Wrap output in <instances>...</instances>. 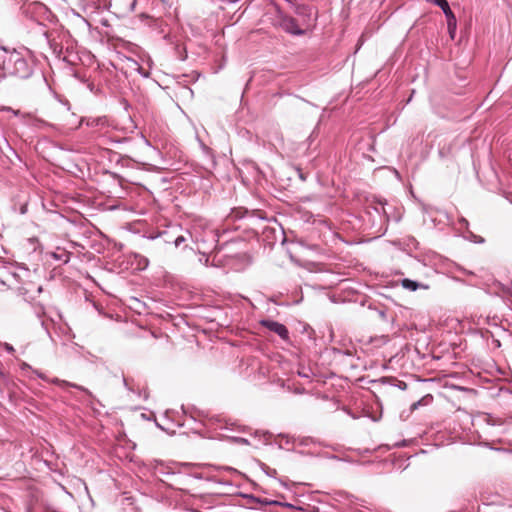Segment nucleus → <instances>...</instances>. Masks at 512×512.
I'll list each match as a JSON object with an SVG mask.
<instances>
[{"label": "nucleus", "mask_w": 512, "mask_h": 512, "mask_svg": "<svg viewBox=\"0 0 512 512\" xmlns=\"http://www.w3.org/2000/svg\"><path fill=\"white\" fill-rule=\"evenodd\" d=\"M33 73V60L27 54L12 50L6 60L4 75L15 76L21 79L29 78Z\"/></svg>", "instance_id": "obj_1"}, {"label": "nucleus", "mask_w": 512, "mask_h": 512, "mask_svg": "<svg viewBox=\"0 0 512 512\" xmlns=\"http://www.w3.org/2000/svg\"><path fill=\"white\" fill-rule=\"evenodd\" d=\"M23 13L35 19L40 25L43 21L52 23L56 18L51 10L39 0H32L30 3H28V5L24 8Z\"/></svg>", "instance_id": "obj_2"}, {"label": "nucleus", "mask_w": 512, "mask_h": 512, "mask_svg": "<svg viewBox=\"0 0 512 512\" xmlns=\"http://www.w3.org/2000/svg\"><path fill=\"white\" fill-rule=\"evenodd\" d=\"M294 11L296 15L301 18V26H303L306 31L310 30L316 21V12L313 9L306 5H295Z\"/></svg>", "instance_id": "obj_3"}, {"label": "nucleus", "mask_w": 512, "mask_h": 512, "mask_svg": "<svg viewBox=\"0 0 512 512\" xmlns=\"http://www.w3.org/2000/svg\"><path fill=\"white\" fill-rule=\"evenodd\" d=\"M280 26L283 30H285L287 33L301 36L304 35L307 31L303 28V26H299L296 19H294L291 16L283 15L280 18Z\"/></svg>", "instance_id": "obj_4"}, {"label": "nucleus", "mask_w": 512, "mask_h": 512, "mask_svg": "<svg viewBox=\"0 0 512 512\" xmlns=\"http://www.w3.org/2000/svg\"><path fill=\"white\" fill-rule=\"evenodd\" d=\"M16 290L18 294L24 298V300L32 301L42 292V286L36 285L32 281H28L16 287Z\"/></svg>", "instance_id": "obj_5"}, {"label": "nucleus", "mask_w": 512, "mask_h": 512, "mask_svg": "<svg viewBox=\"0 0 512 512\" xmlns=\"http://www.w3.org/2000/svg\"><path fill=\"white\" fill-rule=\"evenodd\" d=\"M260 325L276 333L283 340H287L289 337V332L286 326L277 321L263 319L260 321Z\"/></svg>", "instance_id": "obj_6"}, {"label": "nucleus", "mask_w": 512, "mask_h": 512, "mask_svg": "<svg viewBox=\"0 0 512 512\" xmlns=\"http://www.w3.org/2000/svg\"><path fill=\"white\" fill-rule=\"evenodd\" d=\"M80 124H86V126L95 130H102L110 126L106 116L82 118Z\"/></svg>", "instance_id": "obj_7"}, {"label": "nucleus", "mask_w": 512, "mask_h": 512, "mask_svg": "<svg viewBox=\"0 0 512 512\" xmlns=\"http://www.w3.org/2000/svg\"><path fill=\"white\" fill-rule=\"evenodd\" d=\"M435 4L439 6L442 11L444 12L445 16L447 17V22L449 27L451 26L452 22L454 26L456 25V18L453 14V12L450 9V6L447 2V0H435Z\"/></svg>", "instance_id": "obj_8"}, {"label": "nucleus", "mask_w": 512, "mask_h": 512, "mask_svg": "<svg viewBox=\"0 0 512 512\" xmlns=\"http://www.w3.org/2000/svg\"><path fill=\"white\" fill-rule=\"evenodd\" d=\"M47 381H49V382H51V383H53L55 385L61 386V387H73L75 389H78V390L86 393L89 397H93L92 393L88 389H86L83 386L77 385L75 383H71V382H68V381H65V380H61L59 378H53L51 380H49L47 378Z\"/></svg>", "instance_id": "obj_9"}, {"label": "nucleus", "mask_w": 512, "mask_h": 512, "mask_svg": "<svg viewBox=\"0 0 512 512\" xmlns=\"http://www.w3.org/2000/svg\"><path fill=\"white\" fill-rule=\"evenodd\" d=\"M51 256L57 261L68 263L70 260L71 253L64 249L57 248L56 251L51 253Z\"/></svg>", "instance_id": "obj_10"}, {"label": "nucleus", "mask_w": 512, "mask_h": 512, "mask_svg": "<svg viewBox=\"0 0 512 512\" xmlns=\"http://www.w3.org/2000/svg\"><path fill=\"white\" fill-rule=\"evenodd\" d=\"M402 287L410 290V291H416L418 288H428L426 285H422L418 283L417 281L411 280V279H403L401 281Z\"/></svg>", "instance_id": "obj_11"}, {"label": "nucleus", "mask_w": 512, "mask_h": 512, "mask_svg": "<svg viewBox=\"0 0 512 512\" xmlns=\"http://www.w3.org/2000/svg\"><path fill=\"white\" fill-rule=\"evenodd\" d=\"M10 52L11 51L7 50L4 47H0V69L3 71L5 70L6 60L8 59Z\"/></svg>", "instance_id": "obj_12"}, {"label": "nucleus", "mask_w": 512, "mask_h": 512, "mask_svg": "<svg viewBox=\"0 0 512 512\" xmlns=\"http://www.w3.org/2000/svg\"><path fill=\"white\" fill-rule=\"evenodd\" d=\"M428 399H432V397L430 395H427L425 397H423L421 400L417 401V402H414L412 405H411V410L414 411L416 410L419 406L423 405V404H427L428 403Z\"/></svg>", "instance_id": "obj_13"}, {"label": "nucleus", "mask_w": 512, "mask_h": 512, "mask_svg": "<svg viewBox=\"0 0 512 512\" xmlns=\"http://www.w3.org/2000/svg\"><path fill=\"white\" fill-rule=\"evenodd\" d=\"M148 264H149L148 259L146 257L141 256L140 260H139V263H138L139 268L140 269H145L148 266Z\"/></svg>", "instance_id": "obj_14"}, {"label": "nucleus", "mask_w": 512, "mask_h": 512, "mask_svg": "<svg viewBox=\"0 0 512 512\" xmlns=\"http://www.w3.org/2000/svg\"><path fill=\"white\" fill-rule=\"evenodd\" d=\"M48 42L50 44V47L53 49L54 53H56V54H60L61 53L62 48L58 44L53 43L50 40H48Z\"/></svg>", "instance_id": "obj_15"}, {"label": "nucleus", "mask_w": 512, "mask_h": 512, "mask_svg": "<svg viewBox=\"0 0 512 512\" xmlns=\"http://www.w3.org/2000/svg\"><path fill=\"white\" fill-rule=\"evenodd\" d=\"M186 241V238L184 236H178L175 241H174V244L176 247H179L182 243H184Z\"/></svg>", "instance_id": "obj_16"}, {"label": "nucleus", "mask_w": 512, "mask_h": 512, "mask_svg": "<svg viewBox=\"0 0 512 512\" xmlns=\"http://www.w3.org/2000/svg\"><path fill=\"white\" fill-rule=\"evenodd\" d=\"M21 118H22L23 120L27 121V122H28V121H30V120L35 119V118H34V116H33L31 113H25V112H23V113L21 114Z\"/></svg>", "instance_id": "obj_17"}, {"label": "nucleus", "mask_w": 512, "mask_h": 512, "mask_svg": "<svg viewBox=\"0 0 512 512\" xmlns=\"http://www.w3.org/2000/svg\"><path fill=\"white\" fill-rule=\"evenodd\" d=\"M137 71L145 78H148L150 76L149 71H145L142 67H138Z\"/></svg>", "instance_id": "obj_18"}, {"label": "nucleus", "mask_w": 512, "mask_h": 512, "mask_svg": "<svg viewBox=\"0 0 512 512\" xmlns=\"http://www.w3.org/2000/svg\"><path fill=\"white\" fill-rule=\"evenodd\" d=\"M470 240L474 241V242H479V243H482L484 240L482 238H479L478 236L470 233Z\"/></svg>", "instance_id": "obj_19"}, {"label": "nucleus", "mask_w": 512, "mask_h": 512, "mask_svg": "<svg viewBox=\"0 0 512 512\" xmlns=\"http://www.w3.org/2000/svg\"><path fill=\"white\" fill-rule=\"evenodd\" d=\"M4 348H5V350H6L7 352H9V353L14 352V348H13V346H12V345H10V344H8V343H5V344H4Z\"/></svg>", "instance_id": "obj_20"}, {"label": "nucleus", "mask_w": 512, "mask_h": 512, "mask_svg": "<svg viewBox=\"0 0 512 512\" xmlns=\"http://www.w3.org/2000/svg\"><path fill=\"white\" fill-rule=\"evenodd\" d=\"M6 273L4 267H0V280L2 284H5V281L3 280V274Z\"/></svg>", "instance_id": "obj_21"}, {"label": "nucleus", "mask_w": 512, "mask_h": 512, "mask_svg": "<svg viewBox=\"0 0 512 512\" xmlns=\"http://www.w3.org/2000/svg\"><path fill=\"white\" fill-rule=\"evenodd\" d=\"M459 224L465 226L466 228L468 227V221L463 217L459 219Z\"/></svg>", "instance_id": "obj_22"}, {"label": "nucleus", "mask_w": 512, "mask_h": 512, "mask_svg": "<svg viewBox=\"0 0 512 512\" xmlns=\"http://www.w3.org/2000/svg\"><path fill=\"white\" fill-rule=\"evenodd\" d=\"M10 110L13 113V115L16 116V117H21V114L23 113L20 110H14V109H10Z\"/></svg>", "instance_id": "obj_23"}, {"label": "nucleus", "mask_w": 512, "mask_h": 512, "mask_svg": "<svg viewBox=\"0 0 512 512\" xmlns=\"http://www.w3.org/2000/svg\"><path fill=\"white\" fill-rule=\"evenodd\" d=\"M455 28H456V25L454 26V24H453V23L451 24V26H450V27L448 26V29H449L450 34H452V33L454 32ZM451 36L453 37V35H451Z\"/></svg>", "instance_id": "obj_24"}, {"label": "nucleus", "mask_w": 512, "mask_h": 512, "mask_svg": "<svg viewBox=\"0 0 512 512\" xmlns=\"http://www.w3.org/2000/svg\"><path fill=\"white\" fill-rule=\"evenodd\" d=\"M36 374L39 378L46 380V377L42 373L36 372Z\"/></svg>", "instance_id": "obj_25"}, {"label": "nucleus", "mask_w": 512, "mask_h": 512, "mask_svg": "<svg viewBox=\"0 0 512 512\" xmlns=\"http://www.w3.org/2000/svg\"><path fill=\"white\" fill-rule=\"evenodd\" d=\"M224 470L226 471H230V472H234L235 469L231 468V467H225Z\"/></svg>", "instance_id": "obj_26"}, {"label": "nucleus", "mask_w": 512, "mask_h": 512, "mask_svg": "<svg viewBox=\"0 0 512 512\" xmlns=\"http://www.w3.org/2000/svg\"><path fill=\"white\" fill-rule=\"evenodd\" d=\"M298 374H299V376H301V377H308V374H306V373L298 372Z\"/></svg>", "instance_id": "obj_27"}, {"label": "nucleus", "mask_w": 512, "mask_h": 512, "mask_svg": "<svg viewBox=\"0 0 512 512\" xmlns=\"http://www.w3.org/2000/svg\"><path fill=\"white\" fill-rule=\"evenodd\" d=\"M123 381H124V385H125V387H127L128 389H130V387H129V385H128V381H127L125 378H124V380H123Z\"/></svg>", "instance_id": "obj_28"}, {"label": "nucleus", "mask_w": 512, "mask_h": 512, "mask_svg": "<svg viewBox=\"0 0 512 512\" xmlns=\"http://www.w3.org/2000/svg\"><path fill=\"white\" fill-rule=\"evenodd\" d=\"M238 441L241 442V443H247V440L244 439V438H239Z\"/></svg>", "instance_id": "obj_29"}, {"label": "nucleus", "mask_w": 512, "mask_h": 512, "mask_svg": "<svg viewBox=\"0 0 512 512\" xmlns=\"http://www.w3.org/2000/svg\"><path fill=\"white\" fill-rule=\"evenodd\" d=\"M21 272L24 273L25 275L29 274V270L28 269H22Z\"/></svg>", "instance_id": "obj_30"}, {"label": "nucleus", "mask_w": 512, "mask_h": 512, "mask_svg": "<svg viewBox=\"0 0 512 512\" xmlns=\"http://www.w3.org/2000/svg\"><path fill=\"white\" fill-rule=\"evenodd\" d=\"M43 35L45 36L46 40L48 39V34H47V31H44L43 32Z\"/></svg>", "instance_id": "obj_31"}, {"label": "nucleus", "mask_w": 512, "mask_h": 512, "mask_svg": "<svg viewBox=\"0 0 512 512\" xmlns=\"http://www.w3.org/2000/svg\"><path fill=\"white\" fill-rule=\"evenodd\" d=\"M151 63H152L151 58H148V64H149V66H151Z\"/></svg>", "instance_id": "obj_32"}]
</instances>
